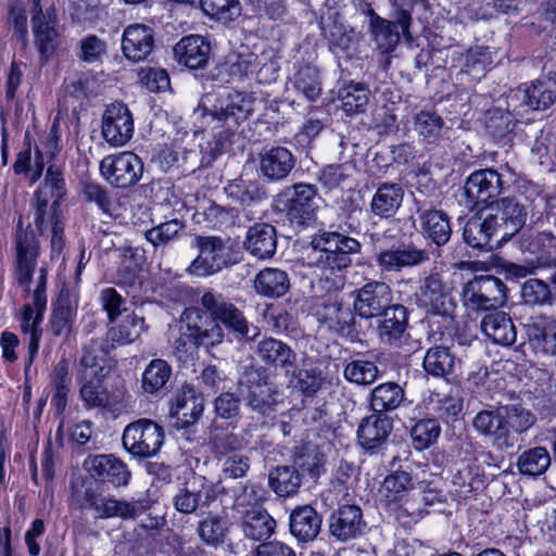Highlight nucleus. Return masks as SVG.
Instances as JSON below:
<instances>
[{
  "label": "nucleus",
  "instance_id": "1",
  "mask_svg": "<svg viewBox=\"0 0 556 556\" xmlns=\"http://www.w3.org/2000/svg\"><path fill=\"white\" fill-rule=\"evenodd\" d=\"M400 237L401 229L394 223L365 231V238L375 251L374 261L383 275L399 274L403 269L417 267L429 260L427 250L412 242H399Z\"/></svg>",
  "mask_w": 556,
  "mask_h": 556
},
{
  "label": "nucleus",
  "instance_id": "2",
  "mask_svg": "<svg viewBox=\"0 0 556 556\" xmlns=\"http://www.w3.org/2000/svg\"><path fill=\"white\" fill-rule=\"evenodd\" d=\"M309 248L308 265L333 273L352 266V255L361 253L362 243L338 231H323L312 237Z\"/></svg>",
  "mask_w": 556,
  "mask_h": 556
},
{
  "label": "nucleus",
  "instance_id": "3",
  "mask_svg": "<svg viewBox=\"0 0 556 556\" xmlns=\"http://www.w3.org/2000/svg\"><path fill=\"white\" fill-rule=\"evenodd\" d=\"M65 194L62 172L55 165H50L43 184L37 189L31 200L34 223L40 232L49 226L52 227L56 222H64L60 204Z\"/></svg>",
  "mask_w": 556,
  "mask_h": 556
},
{
  "label": "nucleus",
  "instance_id": "4",
  "mask_svg": "<svg viewBox=\"0 0 556 556\" xmlns=\"http://www.w3.org/2000/svg\"><path fill=\"white\" fill-rule=\"evenodd\" d=\"M239 386L245 389L244 402L251 410L269 416L281 402L277 387L270 381L268 369L251 365L244 368Z\"/></svg>",
  "mask_w": 556,
  "mask_h": 556
},
{
  "label": "nucleus",
  "instance_id": "5",
  "mask_svg": "<svg viewBox=\"0 0 556 556\" xmlns=\"http://www.w3.org/2000/svg\"><path fill=\"white\" fill-rule=\"evenodd\" d=\"M194 242L199 255L187 269L191 275H214L240 261V252L229 243V240L216 236H197Z\"/></svg>",
  "mask_w": 556,
  "mask_h": 556
},
{
  "label": "nucleus",
  "instance_id": "6",
  "mask_svg": "<svg viewBox=\"0 0 556 556\" xmlns=\"http://www.w3.org/2000/svg\"><path fill=\"white\" fill-rule=\"evenodd\" d=\"M317 187L298 182L282 189L275 198V207L286 214L291 224L300 227L316 219Z\"/></svg>",
  "mask_w": 556,
  "mask_h": 556
},
{
  "label": "nucleus",
  "instance_id": "7",
  "mask_svg": "<svg viewBox=\"0 0 556 556\" xmlns=\"http://www.w3.org/2000/svg\"><path fill=\"white\" fill-rule=\"evenodd\" d=\"M184 325L180 334L173 342L176 353H186L188 342L194 346H214L223 342L224 330L219 324L206 321L199 308H186L181 315Z\"/></svg>",
  "mask_w": 556,
  "mask_h": 556
},
{
  "label": "nucleus",
  "instance_id": "8",
  "mask_svg": "<svg viewBox=\"0 0 556 556\" xmlns=\"http://www.w3.org/2000/svg\"><path fill=\"white\" fill-rule=\"evenodd\" d=\"M80 506L92 509L99 518L134 520L150 509L151 501L147 498L119 500L111 494L99 493L93 488H87L83 494Z\"/></svg>",
  "mask_w": 556,
  "mask_h": 556
},
{
  "label": "nucleus",
  "instance_id": "9",
  "mask_svg": "<svg viewBox=\"0 0 556 556\" xmlns=\"http://www.w3.org/2000/svg\"><path fill=\"white\" fill-rule=\"evenodd\" d=\"M202 306L210 313V321L223 323L237 338L252 341L260 334L256 326H250L243 313L232 303L226 301L223 295L205 292L201 299ZM206 321L207 318L204 316Z\"/></svg>",
  "mask_w": 556,
  "mask_h": 556
},
{
  "label": "nucleus",
  "instance_id": "10",
  "mask_svg": "<svg viewBox=\"0 0 556 556\" xmlns=\"http://www.w3.org/2000/svg\"><path fill=\"white\" fill-rule=\"evenodd\" d=\"M124 447L137 458L155 456L164 442V429L151 419H138L123 432Z\"/></svg>",
  "mask_w": 556,
  "mask_h": 556
},
{
  "label": "nucleus",
  "instance_id": "11",
  "mask_svg": "<svg viewBox=\"0 0 556 556\" xmlns=\"http://www.w3.org/2000/svg\"><path fill=\"white\" fill-rule=\"evenodd\" d=\"M463 295L472 311H494L506 302V286L495 276H477L466 285Z\"/></svg>",
  "mask_w": 556,
  "mask_h": 556
},
{
  "label": "nucleus",
  "instance_id": "12",
  "mask_svg": "<svg viewBox=\"0 0 556 556\" xmlns=\"http://www.w3.org/2000/svg\"><path fill=\"white\" fill-rule=\"evenodd\" d=\"M414 205L422 235L438 247L447 243L452 235L448 215L442 210L434 208L433 202L420 190L414 193Z\"/></svg>",
  "mask_w": 556,
  "mask_h": 556
},
{
  "label": "nucleus",
  "instance_id": "13",
  "mask_svg": "<svg viewBox=\"0 0 556 556\" xmlns=\"http://www.w3.org/2000/svg\"><path fill=\"white\" fill-rule=\"evenodd\" d=\"M198 112L215 126L238 125L247 121L253 113L252 100L240 92L229 93L217 100L211 109L199 105Z\"/></svg>",
  "mask_w": 556,
  "mask_h": 556
},
{
  "label": "nucleus",
  "instance_id": "14",
  "mask_svg": "<svg viewBox=\"0 0 556 556\" xmlns=\"http://www.w3.org/2000/svg\"><path fill=\"white\" fill-rule=\"evenodd\" d=\"M417 304L427 314L441 316L447 324L453 321L455 303L439 274H431L424 279L417 293Z\"/></svg>",
  "mask_w": 556,
  "mask_h": 556
},
{
  "label": "nucleus",
  "instance_id": "15",
  "mask_svg": "<svg viewBox=\"0 0 556 556\" xmlns=\"http://www.w3.org/2000/svg\"><path fill=\"white\" fill-rule=\"evenodd\" d=\"M103 177L117 188L135 186L143 172L141 159L132 152L105 156L100 163Z\"/></svg>",
  "mask_w": 556,
  "mask_h": 556
},
{
  "label": "nucleus",
  "instance_id": "16",
  "mask_svg": "<svg viewBox=\"0 0 556 556\" xmlns=\"http://www.w3.org/2000/svg\"><path fill=\"white\" fill-rule=\"evenodd\" d=\"M83 467L93 481L115 489L128 485L131 477L127 465L113 454L89 455Z\"/></svg>",
  "mask_w": 556,
  "mask_h": 556
},
{
  "label": "nucleus",
  "instance_id": "17",
  "mask_svg": "<svg viewBox=\"0 0 556 556\" xmlns=\"http://www.w3.org/2000/svg\"><path fill=\"white\" fill-rule=\"evenodd\" d=\"M203 151L199 148H164L160 154V163L164 170L176 167L184 174H191L198 169L208 167L217 157V150L207 147Z\"/></svg>",
  "mask_w": 556,
  "mask_h": 556
},
{
  "label": "nucleus",
  "instance_id": "18",
  "mask_svg": "<svg viewBox=\"0 0 556 556\" xmlns=\"http://www.w3.org/2000/svg\"><path fill=\"white\" fill-rule=\"evenodd\" d=\"M355 294L354 311L365 319L378 317L393 304L392 290L384 281L371 280Z\"/></svg>",
  "mask_w": 556,
  "mask_h": 556
},
{
  "label": "nucleus",
  "instance_id": "19",
  "mask_svg": "<svg viewBox=\"0 0 556 556\" xmlns=\"http://www.w3.org/2000/svg\"><path fill=\"white\" fill-rule=\"evenodd\" d=\"M502 175L495 169L486 168L473 172L466 180L464 193L467 205L475 208L486 204L490 199L496 198L503 190Z\"/></svg>",
  "mask_w": 556,
  "mask_h": 556
},
{
  "label": "nucleus",
  "instance_id": "20",
  "mask_svg": "<svg viewBox=\"0 0 556 556\" xmlns=\"http://www.w3.org/2000/svg\"><path fill=\"white\" fill-rule=\"evenodd\" d=\"M30 5L31 26L35 36V45L45 59H48L59 45V31L55 16L41 8V0H27Z\"/></svg>",
  "mask_w": 556,
  "mask_h": 556
},
{
  "label": "nucleus",
  "instance_id": "21",
  "mask_svg": "<svg viewBox=\"0 0 556 556\" xmlns=\"http://www.w3.org/2000/svg\"><path fill=\"white\" fill-rule=\"evenodd\" d=\"M134 134V119L128 108L123 103L109 105L102 117V135L113 147L126 144Z\"/></svg>",
  "mask_w": 556,
  "mask_h": 556
},
{
  "label": "nucleus",
  "instance_id": "22",
  "mask_svg": "<svg viewBox=\"0 0 556 556\" xmlns=\"http://www.w3.org/2000/svg\"><path fill=\"white\" fill-rule=\"evenodd\" d=\"M392 430L393 419L390 416L371 412L358 425L357 442L367 453H377L388 442Z\"/></svg>",
  "mask_w": 556,
  "mask_h": 556
},
{
  "label": "nucleus",
  "instance_id": "23",
  "mask_svg": "<svg viewBox=\"0 0 556 556\" xmlns=\"http://www.w3.org/2000/svg\"><path fill=\"white\" fill-rule=\"evenodd\" d=\"M377 333L383 344L399 348L407 338L408 311L399 303H393L378 316Z\"/></svg>",
  "mask_w": 556,
  "mask_h": 556
},
{
  "label": "nucleus",
  "instance_id": "24",
  "mask_svg": "<svg viewBox=\"0 0 556 556\" xmlns=\"http://www.w3.org/2000/svg\"><path fill=\"white\" fill-rule=\"evenodd\" d=\"M295 164V156L286 147H265L260 153V173L269 182L285 181Z\"/></svg>",
  "mask_w": 556,
  "mask_h": 556
},
{
  "label": "nucleus",
  "instance_id": "25",
  "mask_svg": "<svg viewBox=\"0 0 556 556\" xmlns=\"http://www.w3.org/2000/svg\"><path fill=\"white\" fill-rule=\"evenodd\" d=\"M366 522L356 505H343L329 518V533L339 542H348L364 533Z\"/></svg>",
  "mask_w": 556,
  "mask_h": 556
},
{
  "label": "nucleus",
  "instance_id": "26",
  "mask_svg": "<svg viewBox=\"0 0 556 556\" xmlns=\"http://www.w3.org/2000/svg\"><path fill=\"white\" fill-rule=\"evenodd\" d=\"M217 492L213 484L189 481L178 488L173 496L174 508L186 515L195 513L199 508H206L215 501Z\"/></svg>",
  "mask_w": 556,
  "mask_h": 556
},
{
  "label": "nucleus",
  "instance_id": "27",
  "mask_svg": "<svg viewBox=\"0 0 556 556\" xmlns=\"http://www.w3.org/2000/svg\"><path fill=\"white\" fill-rule=\"evenodd\" d=\"M204 410V400L197 394L193 384H184L178 391L175 403L170 408V415L175 418L174 426L178 429L194 425Z\"/></svg>",
  "mask_w": 556,
  "mask_h": 556
},
{
  "label": "nucleus",
  "instance_id": "28",
  "mask_svg": "<svg viewBox=\"0 0 556 556\" xmlns=\"http://www.w3.org/2000/svg\"><path fill=\"white\" fill-rule=\"evenodd\" d=\"M319 28L331 51H346L358 41L357 33L342 22L339 11L324 12L319 18Z\"/></svg>",
  "mask_w": 556,
  "mask_h": 556
},
{
  "label": "nucleus",
  "instance_id": "29",
  "mask_svg": "<svg viewBox=\"0 0 556 556\" xmlns=\"http://www.w3.org/2000/svg\"><path fill=\"white\" fill-rule=\"evenodd\" d=\"M173 50L178 64L189 70H202L208 64L212 48L203 36L189 35L182 37Z\"/></svg>",
  "mask_w": 556,
  "mask_h": 556
},
{
  "label": "nucleus",
  "instance_id": "30",
  "mask_svg": "<svg viewBox=\"0 0 556 556\" xmlns=\"http://www.w3.org/2000/svg\"><path fill=\"white\" fill-rule=\"evenodd\" d=\"M154 49L153 29L143 24H132L125 28L122 39L124 55L134 62L146 60Z\"/></svg>",
  "mask_w": 556,
  "mask_h": 556
},
{
  "label": "nucleus",
  "instance_id": "31",
  "mask_svg": "<svg viewBox=\"0 0 556 556\" xmlns=\"http://www.w3.org/2000/svg\"><path fill=\"white\" fill-rule=\"evenodd\" d=\"M471 425L478 434L492 439L494 444L501 448L513 447L515 444L514 437H509L503 430L502 418H500V405L478 412Z\"/></svg>",
  "mask_w": 556,
  "mask_h": 556
},
{
  "label": "nucleus",
  "instance_id": "32",
  "mask_svg": "<svg viewBox=\"0 0 556 556\" xmlns=\"http://www.w3.org/2000/svg\"><path fill=\"white\" fill-rule=\"evenodd\" d=\"M323 518L311 505L295 507L289 516L290 533L302 543L314 541L320 532Z\"/></svg>",
  "mask_w": 556,
  "mask_h": 556
},
{
  "label": "nucleus",
  "instance_id": "33",
  "mask_svg": "<svg viewBox=\"0 0 556 556\" xmlns=\"http://www.w3.org/2000/svg\"><path fill=\"white\" fill-rule=\"evenodd\" d=\"M243 244L254 257L270 258L277 249L276 228L267 223L256 224L249 228Z\"/></svg>",
  "mask_w": 556,
  "mask_h": 556
},
{
  "label": "nucleus",
  "instance_id": "34",
  "mask_svg": "<svg viewBox=\"0 0 556 556\" xmlns=\"http://www.w3.org/2000/svg\"><path fill=\"white\" fill-rule=\"evenodd\" d=\"M480 327L483 333L496 344L509 346L516 342V327L505 312L494 309L486 314Z\"/></svg>",
  "mask_w": 556,
  "mask_h": 556
},
{
  "label": "nucleus",
  "instance_id": "35",
  "mask_svg": "<svg viewBox=\"0 0 556 556\" xmlns=\"http://www.w3.org/2000/svg\"><path fill=\"white\" fill-rule=\"evenodd\" d=\"M523 252L534 255L531 263L538 268L554 267L556 268V257H552L556 253V235L549 231H540L530 235L522 242Z\"/></svg>",
  "mask_w": 556,
  "mask_h": 556
},
{
  "label": "nucleus",
  "instance_id": "36",
  "mask_svg": "<svg viewBox=\"0 0 556 556\" xmlns=\"http://www.w3.org/2000/svg\"><path fill=\"white\" fill-rule=\"evenodd\" d=\"M255 352L266 365L285 369L287 372L296 362V353L287 343L274 338L260 341Z\"/></svg>",
  "mask_w": 556,
  "mask_h": 556
},
{
  "label": "nucleus",
  "instance_id": "37",
  "mask_svg": "<svg viewBox=\"0 0 556 556\" xmlns=\"http://www.w3.org/2000/svg\"><path fill=\"white\" fill-rule=\"evenodd\" d=\"M463 238L466 244L480 252H491L501 245L496 244V237L483 213L476 214L466 222Z\"/></svg>",
  "mask_w": 556,
  "mask_h": 556
},
{
  "label": "nucleus",
  "instance_id": "38",
  "mask_svg": "<svg viewBox=\"0 0 556 556\" xmlns=\"http://www.w3.org/2000/svg\"><path fill=\"white\" fill-rule=\"evenodd\" d=\"M38 254L34 233L18 230L16 233V278L21 285H27L33 276Z\"/></svg>",
  "mask_w": 556,
  "mask_h": 556
},
{
  "label": "nucleus",
  "instance_id": "39",
  "mask_svg": "<svg viewBox=\"0 0 556 556\" xmlns=\"http://www.w3.org/2000/svg\"><path fill=\"white\" fill-rule=\"evenodd\" d=\"M405 401V390L394 381L376 386L369 393L368 403L371 412L387 415L397 409Z\"/></svg>",
  "mask_w": 556,
  "mask_h": 556
},
{
  "label": "nucleus",
  "instance_id": "40",
  "mask_svg": "<svg viewBox=\"0 0 556 556\" xmlns=\"http://www.w3.org/2000/svg\"><path fill=\"white\" fill-rule=\"evenodd\" d=\"M403 197L404 190L400 185L381 184L371 199L370 211L380 218H391L401 207Z\"/></svg>",
  "mask_w": 556,
  "mask_h": 556
},
{
  "label": "nucleus",
  "instance_id": "41",
  "mask_svg": "<svg viewBox=\"0 0 556 556\" xmlns=\"http://www.w3.org/2000/svg\"><path fill=\"white\" fill-rule=\"evenodd\" d=\"M500 418H502L503 430L509 437L527 432L536 422L535 415L519 403L500 404Z\"/></svg>",
  "mask_w": 556,
  "mask_h": 556
},
{
  "label": "nucleus",
  "instance_id": "42",
  "mask_svg": "<svg viewBox=\"0 0 556 556\" xmlns=\"http://www.w3.org/2000/svg\"><path fill=\"white\" fill-rule=\"evenodd\" d=\"M556 101V73L531 83L523 91V102L532 110H546Z\"/></svg>",
  "mask_w": 556,
  "mask_h": 556
},
{
  "label": "nucleus",
  "instance_id": "43",
  "mask_svg": "<svg viewBox=\"0 0 556 556\" xmlns=\"http://www.w3.org/2000/svg\"><path fill=\"white\" fill-rule=\"evenodd\" d=\"M301 485L302 475L294 466H277L268 473V486L279 497L295 495Z\"/></svg>",
  "mask_w": 556,
  "mask_h": 556
},
{
  "label": "nucleus",
  "instance_id": "44",
  "mask_svg": "<svg viewBox=\"0 0 556 556\" xmlns=\"http://www.w3.org/2000/svg\"><path fill=\"white\" fill-rule=\"evenodd\" d=\"M289 288L290 280L288 274L278 268H264L254 279L256 293L266 298H280L288 292Z\"/></svg>",
  "mask_w": 556,
  "mask_h": 556
},
{
  "label": "nucleus",
  "instance_id": "45",
  "mask_svg": "<svg viewBox=\"0 0 556 556\" xmlns=\"http://www.w3.org/2000/svg\"><path fill=\"white\" fill-rule=\"evenodd\" d=\"M455 362L456 357L450 348L434 345L427 350L422 359V368L428 376L445 378L454 372Z\"/></svg>",
  "mask_w": 556,
  "mask_h": 556
},
{
  "label": "nucleus",
  "instance_id": "46",
  "mask_svg": "<svg viewBox=\"0 0 556 556\" xmlns=\"http://www.w3.org/2000/svg\"><path fill=\"white\" fill-rule=\"evenodd\" d=\"M109 351L102 340H91L84 349L80 366L84 368L81 380L89 377H103L108 363Z\"/></svg>",
  "mask_w": 556,
  "mask_h": 556
},
{
  "label": "nucleus",
  "instance_id": "47",
  "mask_svg": "<svg viewBox=\"0 0 556 556\" xmlns=\"http://www.w3.org/2000/svg\"><path fill=\"white\" fill-rule=\"evenodd\" d=\"M242 531L254 541L267 540L275 532L276 520L263 509H255L242 516Z\"/></svg>",
  "mask_w": 556,
  "mask_h": 556
},
{
  "label": "nucleus",
  "instance_id": "48",
  "mask_svg": "<svg viewBox=\"0 0 556 556\" xmlns=\"http://www.w3.org/2000/svg\"><path fill=\"white\" fill-rule=\"evenodd\" d=\"M197 532L205 545L216 548L224 545L228 539L229 521L219 515H208L199 521Z\"/></svg>",
  "mask_w": 556,
  "mask_h": 556
},
{
  "label": "nucleus",
  "instance_id": "49",
  "mask_svg": "<svg viewBox=\"0 0 556 556\" xmlns=\"http://www.w3.org/2000/svg\"><path fill=\"white\" fill-rule=\"evenodd\" d=\"M229 198L243 206H250L267 198L265 187L257 180L235 179L225 188Z\"/></svg>",
  "mask_w": 556,
  "mask_h": 556
},
{
  "label": "nucleus",
  "instance_id": "50",
  "mask_svg": "<svg viewBox=\"0 0 556 556\" xmlns=\"http://www.w3.org/2000/svg\"><path fill=\"white\" fill-rule=\"evenodd\" d=\"M208 445L218 462L239 452L242 448V438L228 428L213 427L210 431Z\"/></svg>",
  "mask_w": 556,
  "mask_h": 556
},
{
  "label": "nucleus",
  "instance_id": "51",
  "mask_svg": "<svg viewBox=\"0 0 556 556\" xmlns=\"http://www.w3.org/2000/svg\"><path fill=\"white\" fill-rule=\"evenodd\" d=\"M491 210L500 213L515 233L525 226L527 210L516 198L505 197L491 202Z\"/></svg>",
  "mask_w": 556,
  "mask_h": 556
},
{
  "label": "nucleus",
  "instance_id": "52",
  "mask_svg": "<svg viewBox=\"0 0 556 556\" xmlns=\"http://www.w3.org/2000/svg\"><path fill=\"white\" fill-rule=\"evenodd\" d=\"M75 311L71 303L70 296L61 292L55 302L50 319V332L54 337L68 334L72 329V323Z\"/></svg>",
  "mask_w": 556,
  "mask_h": 556
},
{
  "label": "nucleus",
  "instance_id": "53",
  "mask_svg": "<svg viewBox=\"0 0 556 556\" xmlns=\"http://www.w3.org/2000/svg\"><path fill=\"white\" fill-rule=\"evenodd\" d=\"M266 491L258 483H247L235 494L233 509L241 516L255 509H263L261 504L265 501Z\"/></svg>",
  "mask_w": 556,
  "mask_h": 556
},
{
  "label": "nucleus",
  "instance_id": "54",
  "mask_svg": "<svg viewBox=\"0 0 556 556\" xmlns=\"http://www.w3.org/2000/svg\"><path fill=\"white\" fill-rule=\"evenodd\" d=\"M484 475L477 465H467L452 477V483L459 496H467L484 488Z\"/></svg>",
  "mask_w": 556,
  "mask_h": 556
},
{
  "label": "nucleus",
  "instance_id": "55",
  "mask_svg": "<svg viewBox=\"0 0 556 556\" xmlns=\"http://www.w3.org/2000/svg\"><path fill=\"white\" fill-rule=\"evenodd\" d=\"M551 465V456L545 447L536 446L525 451L517 460V467L522 475L539 476Z\"/></svg>",
  "mask_w": 556,
  "mask_h": 556
},
{
  "label": "nucleus",
  "instance_id": "56",
  "mask_svg": "<svg viewBox=\"0 0 556 556\" xmlns=\"http://www.w3.org/2000/svg\"><path fill=\"white\" fill-rule=\"evenodd\" d=\"M368 27L372 40L382 53H388L395 49L400 41V31L394 29L391 21L379 16Z\"/></svg>",
  "mask_w": 556,
  "mask_h": 556
},
{
  "label": "nucleus",
  "instance_id": "57",
  "mask_svg": "<svg viewBox=\"0 0 556 556\" xmlns=\"http://www.w3.org/2000/svg\"><path fill=\"white\" fill-rule=\"evenodd\" d=\"M414 130L426 142L432 143L437 141L444 127L443 118L431 111H420L413 117Z\"/></svg>",
  "mask_w": 556,
  "mask_h": 556
},
{
  "label": "nucleus",
  "instance_id": "58",
  "mask_svg": "<svg viewBox=\"0 0 556 556\" xmlns=\"http://www.w3.org/2000/svg\"><path fill=\"white\" fill-rule=\"evenodd\" d=\"M318 314L325 321H328L330 326L336 327L341 332H351L354 326L353 312L339 301L325 302L323 312H318Z\"/></svg>",
  "mask_w": 556,
  "mask_h": 556
},
{
  "label": "nucleus",
  "instance_id": "59",
  "mask_svg": "<svg viewBox=\"0 0 556 556\" xmlns=\"http://www.w3.org/2000/svg\"><path fill=\"white\" fill-rule=\"evenodd\" d=\"M172 375V368L164 359L156 358L149 363L143 371L142 388L147 393H155L165 387Z\"/></svg>",
  "mask_w": 556,
  "mask_h": 556
},
{
  "label": "nucleus",
  "instance_id": "60",
  "mask_svg": "<svg viewBox=\"0 0 556 556\" xmlns=\"http://www.w3.org/2000/svg\"><path fill=\"white\" fill-rule=\"evenodd\" d=\"M200 5L205 15L224 24L235 21L241 14L238 0H200Z\"/></svg>",
  "mask_w": 556,
  "mask_h": 556
},
{
  "label": "nucleus",
  "instance_id": "61",
  "mask_svg": "<svg viewBox=\"0 0 556 556\" xmlns=\"http://www.w3.org/2000/svg\"><path fill=\"white\" fill-rule=\"evenodd\" d=\"M379 368L374 362L355 359L349 362L344 369V378L357 386L372 384L379 377Z\"/></svg>",
  "mask_w": 556,
  "mask_h": 556
},
{
  "label": "nucleus",
  "instance_id": "62",
  "mask_svg": "<svg viewBox=\"0 0 556 556\" xmlns=\"http://www.w3.org/2000/svg\"><path fill=\"white\" fill-rule=\"evenodd\" d=\"M294 88L309 101H315L321 93L319 71L313 65H304L294 75Z\"/></svg>",
  "mask_w": 556,
  "mask_h": 556
},
{
  "label": "nucleus",
  "instance_id": "63",
  "mask_svg": "<svg viewBox=\"0 0 556 556\" xmlns=\"http://www.w3.org/2000/svg\"><path fill=\"white\" fill-rule=\"evenodd\" d=\"M144 329V318L127 315L119 325L109 330V338L118 344H128L136 341Z\"/></svg>",
  "mask_w": 556,
  "mask_h": 556
},
{
  "label": "nucleus",
  "instance_id": "64",
  "mask_svg": "<svg viewBox=\"0 0 556 556\" xmlns=\"http://www.w3.org/2000/svg\"><path fill=\"white\" fill-rule=\"evenodd\" d=\"M413 489V477L405 470H395L388 475L381 486V491L386 493V497L390 502L402 500L404 494Z\"/></svg>",
  "mask_w": 556,
  "mask_h": 556
}]
</instances>
